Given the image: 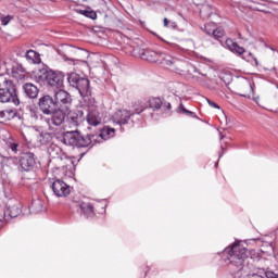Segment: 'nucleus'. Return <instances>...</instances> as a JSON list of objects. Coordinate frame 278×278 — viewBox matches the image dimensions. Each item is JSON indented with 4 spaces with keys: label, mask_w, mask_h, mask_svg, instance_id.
<instances>
[{
    "label": "nucleus",
    "mask_w": 278,
    "mask_h": 278,
    "mask_svg": "<svg viewBox=\"0 0 278 278\" xmlns=\"http://www.w3.org/2000/svg\"><path fill=\"white\" fill-rule=\"evenodd\" d=\"M228 257L225 260L226 264L238 268L236 278H266L262 275L252 274L253 270V258L249 257V250L244 247L242 241L236 240L231 247L226 248Z\"/></svg>",
    "instance_id": "1"
},
{
    "label": "nucleus",
    "mask_w": 278,
    "mask_h": 278,
    "mask_svg": "<svg viewBox=\"0 0 278 278\" xmlns=\"http://www.w3.org/2000/svg\"><path fill=\"white\" fill-rule=\"evenodd\" d=\"M116 134V129L105 126L103 129L100 130L99 135H87L81 136L77 131H71L67 132L64 137V144H67L68 147H77L86 148L90 147L92 142H101L102 140H110V138H114Z\"/></svg>",
    "instance_id": "2"
},
{
    "label": "nucleus",
    "mask_w": 278,
    "mask_h": 278,
    "mask_svg": "<svg viewBox=\"0 0 278 278\" xmlns=\"http://www.w3.org/2000/svg\"><path fill=\"white\" fill-rule=\"evenodd\" d=\"M39 110L47 117H43L45 123H47L50 131H55V127H62L66 121V113L62 109L55 108V100L53 97L47 94L39 99L38 102Z\"/></svg>",
    "instance_id": "3"
},
{
    "label": "nucleus",
    "mask_w": 278,
    "mask_h": 278,
    "mask_svg": "<svg viewBox=\"0 0 278 278\" xmlns=\"http://www.w3.org/2000/svg\"><path fill=\"white\" fill-rule=\"evenodd\" d=\"M142 60H147L148 62H163L166 66H170L172 71H175V73H178V75H181L184 73V62L174 59L173 56L168 54H164L162 52L157 51H151L146 50L143 53H141Z\"/></svg>",
    "instance_id": "4"
},
{
    "label": "nucleus",
    "mask_w": 278,
    "mask_h": 278,
    "mask_svg": "<svg viewBox=\"0 0 278 278\" xmlns=\"http://www.w3.org/2000/svg\"><path fill=\"white\" fill-rule=\"evenodd\" d=\"M35 79L37 84H48V86L56 90L64 88V73L62 72L41 68L35 73Z\"/></svg>",
    "instance_id": "5"
},
{
    "label": "nucleus",
    "mask_w": 278,
    "mask_h": 278,
    "mask_svg": "<svg viewBox=\"0 0 278 278\" xmlns=\"http://www.w3.org/2000/svg\"><path fill=\"white\" fill-rule=\"evenodd\" d=\"M84 121H86V109L78 108L73 111L71 110L67 111L66 127H68V129H72V130H67L64 134L63 142H64L65 136L67 134H71V131H76L77 134H79V131H77V127H79L80 123H84Z\"/></svg>",
    "instance_id": "6"
},
{
    "label": "nucleus",
    "mask_w": 278,
    "mask_h": 278,
    "mask_svg": "<svg viewBox=\"0 0 278 278\" xmlns=\"http://www.w3.org/2000/svg\"><path fill=\"white\" fill-rule=\"evenodd\" d=\"M67 81L72 88H76V90H78L80 97H90V80H88V78H84L77 73H71L67 76Z\"/></svg>",
    "instance_id": "7"
},
{
    "label": "nucleus",
    "mask_w": 278,
    "mask_h": 278,
    "mask_svg": "<svg viewBox=\"0 0 278 278\" xmlns=\"http://www.w3.org/2000/svg\"><path fill=\"white\" fill-rule=\"evenodd\" d=\"M22 212L21 203L16 200H10L7 206L0 205V222L7 218H16L21 216Z\"/></svg>",
    "instance_id": "8"
},
{
    "label": "nucleus",
    "mask_w": 278,
    "mask_h": 278,
    "mask_svg": "<svg viewBox=\"0 0 278 278\" xmlns=\"http://www.w3.org/2000/svg\"><path fill=\"white\" fill-rule=\"evenodd\" d=\"M0 103H12L21 105V100L16 93V86L14 83H9L7 87L0 88Z\"/></svg>",
    "instance_id": "9"
},
{
    "label": "nucleus",
    "mask_w": 278,
    "mask_h": 278,
    "mask_svg": "<svg viewBox=\"0 0 278 278\" xmlns=\"http://www.w3.org/2000/svg\"><path fill=\"white\" fill-rule=\"evenodd\" d=\"M54 103L58 110H62L66 114L71 110L73 98H71V93L61 88L54 91Z\"/></svg>",
    "instance_id": "10"
},
{
    "label": "nucleus",
    "mask_w": 278,
    "mask_h": 278,
    "mask_svg": "<svg viewBox=\"0 0 278 278\" xmlns=\"http://www.w3.org/2000/svg\"><path fill=\"white\" fill-rule=\"evenodd\" d=\"M21 169L29 173L36 168V155L31 152L23 153L20 157Z\"/></svg>",
    "instance_id": "11"
},
{
    "label": "nucleus",
    "mask_w": 278,
    "mask_h": 278,
    "mask_svg": "<svg viewBox=\"0 0 278 278\" xmlns=\"http://www.w3.org/2000/svg\"><path fill=\"white\" fill-rule=\"evenodd\" d=\"M52 190L55 197H68V194H71V186L61 179H58L52 184Z\"/></svg>",
    "instance_id": "12"
},
{
    "label": "nucleus",
    "mask_w": 278,
    "mask_h": 278,
    "mask_svg": "<svg viewBox=\"0 0 278 278\" xmlns=\"http://www.w3.org/2000/svg\"><path fill=\"white\" fill-rule=\"evenodd\" d=\"M131 116H134V114H131L130 111L119 110L113 114L112 121L116 125H127V123L129 122V118H131Z\"/></svg>",
    "instance_id": "13"
},
{
    "label": "nucleus",
    "mask_w": 278,
    "mask_h": 278,
    "mask_svg": "<svg viewBox=\"0 0 278 278\" xmlns=\"http://www.w3.org/2000/svg\"><path fill=\"white\" fill-rule=\"evenodd\" d=\"M101 206V202H96V204H91L89 202H81L79 204L80 212L86 216V218H92L94 216V208Z\"/></svg>",
    "instance_id": "14"
},
{
    "label": "nucleus",
    "mask_w": 278,
    "mask_h": 278,
    "mask_svg": "<svg viewBox=\"0 0 278 278\" xmlns=\"http://www.w3.org/2000/svg\"><path fill=\"white\" fill-rule=\"evenodd\" d=\"M85 121H87L88 125H91V127H98V125H101V115H99L97 111L86 110Z\"/></svg>",
    "instance_id": "15"
},
{
    "label": "nucleus",
    "mask_w": 278,
    "mask_h": 278,
    "mask_svg": "<svg viewBox=\"0 0 278 278\" xmlns=\"http://www.w3.org/2000/svg\"><path fill=\"white\" fill-rule=\"evenodd\" d=\"M22 88L24 90L25 96L28 97V99H38L40 90L36 85L31 83H26L23 85Z\"/></svg>",
    "instance_id": "16"
},
{
    "label": "nucleus",
    "mask_w": 278,
    "mask_h": 278,
    "mask_svg": "<svg viewBox=\"0 0 278 278\" xmlns=\"http://www.w3.org/2000/svg\"><path fill=\"white\" fill-rule=\"evenodd\" d=\"M48 153L52 160H63L64 159V152L62 151V148H60L56 144H51L48 148Z\"/></svg>",
    "instance_id": "17"
},
{
    "label": "nucleus",
    "mask_w": 278,
    "mask_h": 278,
    "mask_svg": "<svg viewBox=\"0 0 278 278\" xmlns=\"http://www.w3.org/2000/svg\"><path fill=\"white\" fill-rule=\"evenodd\" d=\"M226 46L232 53H237L238 55H243L245 50L243 47H240L238 43L233 42L231 39L226 40Z\"/></svg>",
    "instance_id": "18"
},
{
    "label": "nucleus",
    "mask_w": 278,
    "mask_h": 278,
    "mask_svg": "<svg viewBox=\"0 0 278 278\" xmlns=\"http://www.w3.org/2000/svg\"><path fill=\"white\" fill-rule=\"evenodd\" d=\"M12 75L15 79H25V67L18 63H15L12 66Z\"/></svg>",
    "instance_id": "19"
},
{
    "label": "nucleus",
    "mask_w": 278,
    "mask_h": 278,
    "mask_svg": "<svg viewBox=\"0 0 278 278\" xmlns=\"http://www.w3.org/2000/svg\"><path fill=\"white\" fill-rule=\"evenodd\" d=\"M37 141L39 142V144H49V142H51V134L49 132L39 134V136L37 137Z\"/></svg>",
    "instance_id": "20"
},
{
    "label": "nucleus",
    "mask_w": 278,
    "mask_h": 278,
    "mask_svg": "<svg viewBox=\"0 0 278 278\" xmlns=\"http://www.w3.org/2000/svg\"><path fill=\"white\" fill-rule=\"evenodd\" d=\"M26 59L30 60V62H34V64L38 63L40 61V54L34 50H28L26 52Z\"/></svg>",
    "instance_id": "21"
},
{
    "label": "nucleus",
    "mask_w": 278,
    "mask_h": 278,
    "mask_svg": "<svg viewBox=\"0 0 278 278\" xmlns=\"http://www.w3.org/2000/svg\"><path fill=\"white\" fill-rule=\"evenodd\" d=\"M30 210L35 214H38V212H42L43 210L42 200H34L31 202Z\"/></svg>",
    "instance_id": "22"
},
{
    "label": "nucleus",
    "mask_w": 278,
    "mask_h": 278,
    "mask_svg": "<svg viewBox=\"0 0 278 278\" xmlns=\"http://www.w3.org/2000/svg\"><path fill=\"white\" fill-rule=\"evenodd\" d=\"M162 99L160 98H152L149 101L151 110H162Z\"/></svg>",
    "instance_id": "23"
},
{
    "label": "nucleus",
    "mask_w": 278,
    "mask_h": 278,
    "mask_svg": "<svg viewBox=\"0 0 278 278\" xmlns=\"http://www.w3.org/2000/svg\"><path fill=\"white\" fill-rule=\"evenodd\" d=\"M176 112L178 114H186V116H190L191 118H197V114L192 111H189L188 109L184 108V104H180Z\"/></svg>",
    "instance_id": "24"
},
{
    "label": "nucleus",
    "mask_w": 278,
    "mask_h": 278,
    "mask_svg": "<svg viewBox=\"0 0 278 278\" xmlns=\"http://www.w3.org/2000/svg\"><path fill=\"white\" fill-rule=\"evenodd\" d=\"M176 112L178 114H186V116H190L191 118H197V114L192 111H189L188 109L184 108V104H180Z\"/></svg>",
    "instance_id": "25"
},
{
    "label": "nucleus",
    "mask_w": 278,
    "mask_h": 278,
    "mask_svg": "<svg viewBox=\"0 0 278 278\" xmlns=\"http://www.w3.org/2000/svg\"><path fill=\"white\" fill-rule=\"evenodd\" d=\"M78 12L87 18H91V21H97V12L94 11L79 10Z\"/></svg>",
    "instance_id": "26"
},
{
    "label": "nucleus",
    "mask_w": 278,
    "mask_h": 278,
    "mask_svg": "<svg viewBox=\"0 0 278 278\" xmlns=\"http://www.w3.org/2000/svg\"><path fill=\"white\" fill-rule=\"evenodd\" d=\"M212 36L215 38V40H220V38L225 36V29L223 27H217L215 30H213Z\"/></svg>",
    "instance_id": "27"
},
{
    "label": "nucleus",
    "mask_w": 278,
    "mask_h": 278,
    "mask_svg": "<svg viewBox=\"0 0 278 278\" xmlns=\"http://www.w3.org/2000/svg\"><path fill=\"white\" fill-rule=\"evenodd\" d=\"M14 84V81L8 79L5 76L0 75V88H5L8 85Z\"/></svg>",
    "instance_id": "28"
},
{
    "label": "nucleus",
    "mask_w": 278,
    "mask_h": 278,
    "mask_svg": "<svg viewBox=\"0 0 278 278\" xmlns=\"http://www.w3.org/2000/svg\"><path fill=\"white\" fill-rule=\"evenodd\" d=\"M215 29L216 27H214V24H206L204 25V28H203L205 34H207L208 36H213Z\"/></svg>",
    "instance_id": "29"
},
{
    "label": "nucleus",
    "mask_w": 278,
    "mask_h": 278,
    "mask_svg": "<svg viewBox=\"0 0 278 278\" xmlns=\"http://www.w3.org/2000/svg\"><path fill=\"white\" fill-rule=\"evenodd\" d=\"M172 105L170 102H163L161 110H163V112H170Z\"/></svg>",
    "instance_id": "30"
},
{
    "label": "nucleus",
    "mask_w": 278,
    "mask_h": 278,
    "mask_svg": "<svg viewBox=\"0 0 278 278\" xmlns=\"http://www.w3.org/2000/svg\"><path fill=\"white\" fill-rule=\"evenodd\" d=\"M0 21L2 23V25H8L11 21H12V16H0Z\"/></svg>",
    "instance_id": "31"
},
{
    "label": "nucleus",
    "mask_w": 278,
    "mask_h": 278,
    "mask_svg": "<svg viewBox=\"0 0 278 278\" xmlns=\"http://www.w3.org/2000/svg\"><path fill=\"white\" fill-rule=\"evenodd\" d=\"M206 101L211 108H215V110H220V106L216 102H214L210 99H206Z\"/></svg>",
    "instance_id": "32"
},
{
    "label": "nucleus",
    "mask_w": 278,
    "mask_h": 278,
    "mask_svg": "<svg viewBox=\"0 0 278 278\" xmlns=\"http://www.w3.org/2000/svg\"><path fill=\"white\" fill-rule=\"evenodd\" d=\"M7 114H10L11 116H16V111L14 110L3 111L0 113V116H5Z\"/></svg>",
    "instance_id": "33"
},
{
    "label": "nucleus",
    "mask_w": 278,
    "mask_h": 278,
    "mask_svg": "<svg viewBox=\"0 0 278 278\" xmlns=\"http://www.w3.org/2000/svg\"><path fill=\"white\" fill-rule=\"evenodd\" d=\"M30 116L31 118H35V121H38V118H40L41 115L38 114V111L30 110Z\"/></svg>",
    "instance_id": "34"
},
{
    "label": "nucleus",
    "mask_w": 278,
    "mask_h": 278,
    "mask_svg": "<svg viewBox=\"0 0 278 278\" xmlns=\"http://www.w3.org/2000/svg\"><path fill=\"white\" fill-rule=\"evenodd\" d=\"M243 86H244V88H247V90H249V92L253 91V87L251 86L250 81L244 80Z\"/></svg>",
    "instance_id": "35"
},
{
    "label": "nucleus",
    "mask_w": 278,
    "mask_h": 278,
    "mask_svg": "<svg viewBox=\"0 0 278 278\" xmlns=\"http://www.w3.org/2000/svg\"><path fill=\"white\" fill-rule=\"evenodd\" d=\"M10 149L13 153H16L18 151V143H11Z\"/></svg>",
    "instance_id": "36"
},
{
    "label": "nucleus",
    "mask_w": 278,
    "mask_h": 278,
    "mask_svg": "<svg viewBox=\"0 0 278 278\" xmlns=\"http://www.w3.org/2000/svg\"><path fill=\"white\" fill-rule=\"evenodd\" d=\"M168 23H170L169 21H168V18H164V27H168Z\"/></svg>",
    "instance_id": "37"
},
{
    "label": "nucleus",
    "mask_w": 278,
    "mask_h": 278,
    "mask_svg": "<svg viewBox=\"0 0 278 278\" xmlns=\"http://www.w3.org/2000/svg\"><path fill=\"white\" fill-rule=\"evenodd\" d=\"M142 112H144V110H139V111H138V110H136V112H135V113H136V114H142Z\"/></svg>",
    "instance_id": "38"
},
{
    "label": "nucleus",
    "mask_w": 278,
    "mask_h": 278,
    "mask_svg": "<svg viewBox=\"0 0 278 278\" xmlns=\"http://www.w3.org/2000/svg\"><path fill=\"white\" fill-rule=\"evenodd\" d=\"M222 153H219V157H223V153H225V148L222 147Z\"/></svg>",
    "instance_id": "39"
},
{
    "label": "nucleus",
    "mask_w": 278,
    "mask_h": 278,
    "mask_svg": "<svg viewBox=\"0 0 278 278\" xmlns=\"http://www.w3.org/2000/svg\"><path fill=\"white\" fill-rule=\"evenodd\" d=\"M254 62H255V66H258V62H257V60L254 58Z\"/></svg>",
    "instance_id": "40"
},
{
    "label": "nucleus",
    "mask_w": 278,
    "mask_h": 278,
    "mask_svg": "<svg viewBox=\"0 0 278 278\" xmlns=\"http://www.w3.org/2000/svg\"><path fill=\"white\" fill-rule=\"evenodd\" d=\"M239 97H244V98H247V94H245V93H240Z\"/></svg>",
    "instance_id": "41"
},
{
    "label": "nucleus",
    "mask_w": 278,
    "mask_h": 278,
    "mask_svg": "<svg viewBox=\"0 0 278 278\" xmlns=\"http://www.w3.org/2000/svg\"><path fill=\"white\" fill-rule=\"evenodd\" d=\"M170 27H175V23L174 22L170 23Z\"/></svg>",
    "instance_id": "42"
},
{
    "label": "nucleus",
    "mask_w": 278,
    "mask_h": 278,
    "mask_svg": "<svg viewBox=\"0 0 278 278\" xmlns=\"http://www.w3.org/2000/svg\"><path fill=\"white\" fill-rule=\"evenodd\" d=\"M102 212H105V206H102Z\"/></svg>",
    "instance_id": "43"
},
{
    "label": "nucleus",
    "mask_w": 278,
    "mask_h": 278,
    "mask_svg": "<svg viewBox=\"0 0 278 278\" xmlns=\"http://www.w3.org/2000/svg\"><path fill=\"white\" fill-rule=\"evenodd\" d=\"M224 138H225V137H224V136H222V137H220V140H223Z\"/></svg>",
    "instance_id": "44"
}]
</instances>
